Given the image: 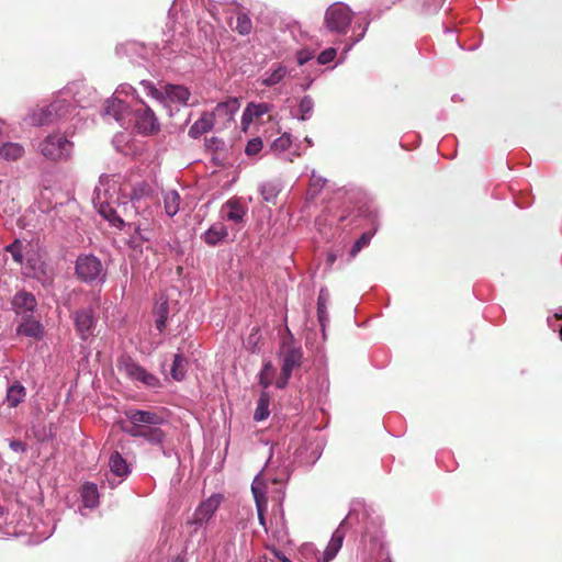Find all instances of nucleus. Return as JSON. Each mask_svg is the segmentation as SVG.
<instances>
[{"instance_id": "f257e3e1", "label": "nucleus", "mask_w": 562, "mask_h": 562, "mask_svg": "<svg viewBox=\"0 0 562 562\" xmlns=\"http://www.w3.org/2000/svg\"><path fill=\"white\" fill-rule=\"evenodd\" d=\"M116 183L109 181L100 182V186L94 190V204L99 207V213L102 217L108 220L112 225L122 227L124 225L123 218L117 214L115 204L119 205L117 200L113 199L116 193Z\"/></svg>"}, {"instance_id": "f03ea898", "label": "nucleus", "mask_w": 562, "mask_h": 562, "mask_svg": "<svg viewBox=\"0 0 562 562\" xmlns=\"http://www.w3.org/2000/svg\"><path fill=\"white\" fill-rule=\"evenodd\" d=\"M116 183L109 181L100 182V186L94 190V204L99 207V213L102 217L108 220L112 225L122 227L124 225L123 218L117 214L115 204L119 205L117 200L113 199L116 193Z\"/></svg>"}, {"instance_id": "7ed1b4c3", "label": "nucleus", "mask_w": 562, "mask_h": 562, "mask_svg": "<svg viewBox=\"0 0 562 562\" xmlns=\"http://www.w3.org/2000/svg\"><path fill=\"white\" fill-rule=\"evenodd\" d=\"M75 109V105L67 100H55L47 105L34 109L31 123L35 126L54 124L67 119Z\"/></svg>"}, {"instance_id": "20e7f679", "label": "nucleus", "mask_w": 562, "mask_h": 562, "mask_svg": "<svg viewBox=\"0 0 562 562\" xmlns=\"http://www.w3.org/2000/svg\"><path fill=\"white\" fill-rule=\"evenodd\" d=\"M238 109L236 99L218 103L215 111L212 113L204 112L201 117L189 128V136L198 138L204 133H207L214 126L215 117L224 116L226 121L233 120V114Z\"/></svg>"}, {"instance_id": "39448f33", "label": "nucleus", "mask_w": 562, "mask_h": 562, "mask_svg": "<svg viewBox=\"0 0 562 562\" xmlns=\"http://www.w3.org/2000/svg\"><path fill=\"white\" fill-rule=\"evenodd\" d=\"M281 359V373L276 382L278 389H284L292 375V371L300 368L303 359V351L300 346L290 340H283L279 352Z\"/></svg>"}, {"instance_id": "423d86ee", "label": "nucleus", "mask_w": 562, "mask_h": 562, "mask_svg": "<svg viewBox=\"0 0 562 562\" xmlns=\"http://www.w3.org/2000/svg\"><path fill=\"white\" fill-rule=\"evenodd\" d=\"M41 154L52 160H68L71 157L74 143L70 142L63 133L56 132L47 135L40 143Z\"/></svg>"}, {"instance_id": "0eeeda50", "label": "nucleus", "mask_w": 562, "mask_h": 562, "mask_svg": "<svg viewBox=\"0 0 562 562\" xmlns=\"http://www.w3.org/2000/svg\"><path fill=\"white\" fill-rule=\"evenodd\" d=\"M352 15L353 13L349 7L341 2H336L327 8L324 24L330 32L345 34L351 24Z\"/></svg>"}, {"instance_id": "6e6552de", "label": "nucleus", "mask_w": 562, "mask_h": 562, "mask_svg": "<svg viewBox=\"0 0 562 562\" xmlns=\"http://www.w3.org/2000/svg\"><path fill=\"white\" fill-rule=\"evenodd\" d=\"M75 270L77 278L87 283L102 280L105 276L102 262L93 255H80L76 260Z\"/></svg>"}, {"instance_id": "1a4fd4ad", "label": "nucleus", "mask_w": 562, "mask_h": 562, "mask_svg": "<svg viewBox=\"0 0 562 562\" xmlns=\"http://www.w3.org/2000/svg\"><path fill=\"white\" fill-rule=\"evenodd\" d=\"M117 366L119 370L133 381L142 382L148 387H157L160 384L156 375L149 373L131 358H122Z\"/></svg>"}, {"instance_id": "9d476101", "label": "nucleus", "mask_w": 562, "mask_h": 562, "mask_svg": "<svg viewBox=\"0 0 562 562\" xmlns=\"http://www.w3.org/2000/svg\"><path fill=\"white\" fill-rule=\"evenodd\" d=\"M75 329L81 340L87 341L94 335L97 318L91 307L80 308L72 314Z\"/></svg>"}, {"instance_id": "9b49d317", "label": "nucleus", "mask_w": 562, "mask_h": 562, "mask_svg": "<svg viewBox=\"0 0 562 562\" xmlns=\"http://www.w3.org/2000/svg\"><path fill=\"white\" fill-rule=\"evenodd\" d=\"M135 127L145 135L156 134L160 130L154 111L148 106L135 111Z\"/></svg>"}, {"instance_id": "f8f14e48", "label": "nucleus", "mask_w": 562, "mask_h": 562, "mask_svg": "<svg viewBox=\"0 0 562 562\" xmlns=\"http://www.w3.org/2000/svg\"><path fill=\"white\" fill-rule=\"evenodd\" d=\"M126 418L131 422V427L159 426L164 423L162 416L151 411H140L130 408L124 412Z\"/></svg>"}, {"instance_id": "ddd939ff", "label": "nucleus", "mask_w": 562, "mask_h": 562, "mask_svg": "<svg viewBox=\"0 0 562 562\" xmlns=\"http://www.w3.org/2000/svg\"><path fill=\"white\" fill-rule=\"evenodd\" d=\"M37 305L35 296L26 291H19L12 299V307L16 316H32Z\"/></svg>"}, {"instance_id": "4468645a", "label": "nucleus", "mask_w": 562, "mask_h": 562, "mask_svg": "<svg viewBox=\"0 0 562 562\" xmlns=\"http://www.w3.org/2000/svg\"><path fill=\"white\" fill-rule=\"evenodd\" d=\"M123 430L132 437H142L151 445L162 446L166 435L159 426L124 427Z\"/></svg>"}, {"instance_id": "2eb2a0df", "label": "nucleus", "mask_w": 562, "mask_h": 562, "mask_svg": "<svg viewBox=\"0 0 562 562\" xmlns=\"http://www.w3.org/2000/svg\"><path fill=\"white\" fill-rule=\"evenodd\" d=\"M16 334L41 340L44 337V327L34 315L24 316L21 317V322L16 327Z\"/></svg>"}, {"instance_id": "dca6fc26", "label": "nucleus", "mask_w": 562, "mask_h": 562, "mask_svg": "<svg viewBox=\"0 0 562 562\" xmlns=\"http://www.w3.org/2000/svg\"><path fill=\"white\" fill-rule=\"evenodd\" d=\"M221 504V497L213 495L202 502L193 514V524L202 525L212 518Z\"/></svg>"}, {"instance_id": "f3484780", "label": "nucleus", "mask_w": 562, "mask_h": 562, "mask_svg": "<svg viewBox=\"0 0 562 562\" xmlns=\"http://www.w3.org/2000/svg\"><path fill=\"white\" fill-rule=\"evenodd\" d=\"M270 529L273 538L282 540L288 536V525L285 519L284 509L281 503L272 512L270 519Z\"/></svg>"}, {"instance_id": "a211bd4d", "label": "nucleus", "mask_w": 562, "mask_h": 562, "mask_svg": "<svg viewBox=\"0 0 562 562\" xmlns=\"http://www.w3.org/2000/svg\"><path fill=\"white\" fill-rule=\"evenodd\" d=\"M127 111V104L119 98H111L105 101L104 115L111 116L117 122H121L124 119Z\"/></svg>"}, {"instance_id": "6ab92c4d", "label": "nucleus", "mask_w": 562, "mask_h": 562, "mask_svg": "<svg viewBox=\"0 0 562 562\" xmlns=\"http://www.w3.org/2000/svg\"><path fill=\"white\" fill-rule=\"evenodd\" d=\"M251 492L254 494L256 508H257V515L259 524L263 527L266 532H268L269 528L267 527V520H266V512H267V504L268 499L266 494L255 484L251 486Z\"/></svg>"}, {"instance_id": "aec40b11", "label": "nucleus", "mask_w": 562, "mask_h": 562, "mask_svg": "<svg viewBox=\"0 0 562 562\" xmlns=\"http://www.w3.org/2000/svg\"><path fill=\"white\" fill-rule=\"evenodd\" d=\"M24 154L25 149L19 143L7 142L0 146V157L8 162L20 160Z\"/></svg>"}, {"instance_id": "412c9836", "label": "nucleus", "mask_w": 562, "mask_h": 562, "mask_svg": "<svg viewBox=\"0 0 562 562\" xmlns=\"http://www.w3.org/2000/svg\"><path fill=\"white\" fill-rule=\"evenodd\" d=\"M269 111V105L266 103H249L244 110L241 116V125L244 130L252 122L254 119H259Z\"/></svg>"}, {"instance_id": "4be33fe9", "label": "nucleus", "mask_w": 562, "mask_h": 562, "mask_svg": "<svg viewBox=\"0 0 562 562\" xmlns=\"http://www.w3.org/2000/svg\"><path fill=\"white\" fill-rule=\"evenodd\" d=\"M344 538L345 533L342 530L337 529L334 531L325 551L323 552L322 562H329L336 557L342 546Z\"/></svg>"}, {"instance_id": "5701e85b", "label": "nucleus", "mask_w": 562, "mask_h": 562, "mask_svg": "<svg viewBox=\"0 0 562 562\" xmlns=\"http://www.w3.org/2000/svg\"><path fill=\"white\" fill-rule=\"evenodd\" d=\"M165 94L171 102L186 104L191 93L189 89L180 85H166Z\"/></svg>"}, {"instance_id": "b1692460", "label": "nucleus", "mask_w": 562, "mask_h": 562, "mask_svg": "<svg viewBox=\"0 0 562 562\" xmlns=\"http://www.w3.org/2000/svg\"><path fill=\"white\" fill-rule=\"evenodd\" d=\"M281 191L282 186L279 180L267 181L260 187V194L263 201L273 205L277 203V198Z\"/></svg>"}, {"instance_id": "393cba45", "label": "nucleus", "mask_w": 562, "mask_h": 562, "mask_svg": "<svg viewBox=\"0 0 562 562\" xmlns=\"http://www.w3.org/2000/svg\"><path fill=\"white\" fill-rule=\"evenodd\" d=\"M109 467L111 472L117 476H125L130 472V468L126 460L117 451H114L111 454L109 460Z\"/></svg>"}, {"instance_id": "a878e982", "label": "nucleus", "mask_w": 562, "mask_h": 562, "mask_svg": "<svg viewBox=\"0 0 562 562\" xmlns=\"http://www.w3.org/2000/svg\"><path fill=\"white\" fill-rule=\"evenodd\" d=\"M164 206L166 214L170 217L178 213L180 207V195L176 190L164 192Z\"/></svg>"}, {"instance_id": "bb28decb", "label": "nucleus", "mask_w": 562, "mask_h": 562, "mask_svg": "<svg viewBox=\"0 0 562 562\" xmlns=\"http://www.w3.org/2000/svg\"><path fill=\"white\" fill-rule=\"evenodd\" d=\"M25 387L20 382H14L7 391V401L10 407H16L25 397Z\"/></svg>"}, {"instance_id": "cd10ccee", "label": "nucleus", "mask_w": 562, "mask_h": 562, "mask_svg": "<svg viewBox=\"0 0 562 562\" xmlns=\"http://www.w3.org/2000/svg\"><path fill=\"white\" fill-rule=\"evenodd\" d=\"M270 395L267 392H262L258 398L257 407L254 413V419L256 422L265 420L269 417Z\"/></svg>"}, {"instance_id": "c85d7f7f", "label": "nucleus", "mask_w": 562, "mask_h": 562, "mask_svg": "<svg viewBox=\"0 0 562 562\" xmlns=\"http://www.w3.org/2000/svg\"><path fill=\"white\" fill-rule=\"evenodd\" d=\"M227 236L226 228L222 225L211 226L204 234V240L209 245H216L220 240Z\"/></svg>"}, {"instance_id": "c756f323", "label": "nucleus", "mask_w": 562, "mask_h": 562, "mask_svg": "<svg viewBox=\"0 0 562 562\" xmlns=\"http://www.w3.org/2000/svg\"><path fill=\"white\" fill-rule=\"evenodd\" d=\"M328 293L325 290H321L318 299H317V316L318 322L324 329L326 323L329 321L327 313V302H328Z\"/></svg>"}, {"instance_id": "7c9ffc66", "label": "nucleus", "mask_w": 562, "mask_h": 562, "mask_svg": "<svg viewBox=\"0 0 562 562\" xmlns=\"http://www.w3.org/2000/svg\"><path fill=\"white\" fill-rule=\"evenodd\" d=\"M187 360L181 353H176L173 357V363L171 367V376L176 381H182L187 372Z\"/></svg>"}, {"instance_id": "2f4dec72", "label": "nucleus", "mask_w": 562, "mask_h": 562, "mask_svg": "<svg viewBox=\"0 0 562 562\" xmlns=\"http://www.w3.org/2000/svg\"><path fill=\"white\" fill-rule=\"evenodd\" d=\"M98 487L93 483H86L82 486V499L85 503V506L87 507H93L98 503Z\"/></svg>"}, {"instance_id": "473e14b6", "label": "nucleus", "mask_w": 562, "mask_h": 562, "mask_svg": "<svg viewBox=\"0 0 562 562\" xmlns=\"http://www.w3.org/2000/svg\"><path fill=\"white\" fill-rule=\"evenodd\" d=\"M225 207L228 210L226 213V218L233 221L235 223H239L243 221L245 215V211L239 205L237 201L229 200L226 202Z\"/></svg>"}, {"instance_id": "72a5a7b5", "label": "nucleus", "mask_w": 562, "mask_h": 562, "mask_svg": "<svg viewBox=\"0 0 562 562\" xmlns=\"http://www.w3.org/2000/svg\"><path fill=\"white\" fill-rule=\"evenodd\" d=\"M239 35H248L252 30V22L248 14L239 12L236 18V26L234 29Z\"/></svg>"}, {"instance_id": "f704fd0d", "label": "nucleus", "mask_w": 562, "mask_h": 562, "mask_svg": "<svg viewBox=\"0 0 562 562\" xmlns=\"http://www.w3.org/2000/svg\"><path fill=\"white\" fill-rule=\"evenodd\" d=\"M286 75V69L283 66H278L273 71L267 74L262 79V85L267 87L279 83Z\"/></svg>"}, {"instance_id": "c9c22d12", "label": "nucleus", "mask_w": 562, "mask_h": 562, "mask_svg": "<svg viewBox=\"0 0 562 562\" xmlns=\"http://www.w3.org/2000/svg\"><path fill=\"white\" fill-rule=\"evenodd\" d=\"M168 312H169V307H168V303L165 301L162 302L157 308H156V315H157V318H156V328L159 330V331H162L166 327V322H167V318H168Z\"/></svg>"}, {"instance_id": "e433bc0d", "label": "nucleus", "mask_w": 562, "mask_h": 562, "mask_svg": "<svg viewBox=\"0 0 562 562\" xmlns=\"http://www.w3.org/2000/svg\"><path fill=\"white\" fill-rule=\"evenodd\" d=\"M292 144L290 134L284 133L280 137L276 138L271 144V150L281 153L286 150Z\"/></svg>"}, {"instance_id": "4c0bfd02", "label": "nucleus", "mask_w": 562, "mask_h": 562, "mask_svg": "<svg viewBox=\"0 0 562 562\" xmlns=\"http://www.w3.org/2000/svg\"><path fill=\"white\" fill-rule=\"evenodd\" d=\"M372 238V233L366 232L363 233L353 244V246L350 249V256L356 257L358 252L361 251L362 248L369 245L370 240Z\"/></svg>"}, {"instance_id": "58836bf2", "label": "nucleus", "mask_w": 562, "mask_h": 562, "mask_svg": "<svg viewBox=\"0 0 562 562\" xmlns=\"http://www.w3.org/2000/svg\"><path fill=\"white\" fill-rule=\"evenodd\" d=\"M274 369L270 361L263 364V368L260 372L259 383L263 389H267L271 384V379L273 375Z\"/></svg>"}, {"instance_id": "ea45409f", "label": "nucleus", "mask_w": 562, "mask_h": 562, "mask_svg": "<svg viewBox=\"0 0 562 562\" xmlns=\"http://www.w3.org/2000/svg\"><path fill=\"white\" fill-rule=\"evenodd\" d=\"M21 243L20 240H14L12 244L5 247V250L12 255V258L15 262L22 263L23 262V255L21 252Z\"/></svg>"}, {"instance_id": "a19ab883", "label": "nucleus", "mask_w": 562, "mask_h": 562, "mask_svg": "<svg viewBox=\"0 0 562 562\" xmlns=\"http://www.w3.org/2000/svg\"><path fill=\"white\" fill-rule=\"evenodd\" d=\"M262 149V140L259 137L248 140L245 153L248 156H255Z\"/></svg>"}, {"instance_id": "79ce46f5", "label": "nucleus", "mask_w": 562, "mask_h": 562, "mask_svg": "<svg viewBox=\"0 0 562 562\" xmlns=\"http://www.w3.org/2000/svg\"><path fill=\"white\" fill-rule=\"evenodd\" d=\"M337 55V50L333 47L330 48H327L325 50H323L318 57H317V61L321 64V65H326L330 61L334 60V58L336 57Z\"/></svg>"}, {"instance_id": "37998d69", "label": "nucleus", "mask_w": 562, "mask_h": 562, "mask_svg": "<svg viewBox=\"0 0 562 562\" xmlns=\"http://www.w3.org/2000/svg\"><path fill=\"white\" fill-rule=\"evenodd\" d=\"M142 85L145 87V89L147 90L148 95H150L151 98H154V99H156L158 101H162L165 99L164 92L158 90L151 82L142 81Z\"/></svg>"}, {"instance_id": "c03bdc74", "label": "nucleus", "mask_w": 562, "mask_h": 562, "mask_svg": "<svg viewBox=\"0 0 562 562\" xmlns=\"http://www.w3.org/2000/svg\"><path fill=\"white\" fill-rule=\"evenodd\" d=\"M313 101L310 97H304L300 102V112L302 114V119H306V114L312 110Z\"/></svg>"}, {"instance_id": "a18cd8bd", "label": "nucleus", "mask_w": 562, "mask_h": 562, "mask_svg": "<svg viewBox=\"0 0 562 562\" xmlns=\"http://www.w3.org/2000/svg\"><path fill=\"white\" fill-rule=\"evenodd\" d=\"M9 446L13 451H16V452L26 451V445L24 442H22L21 440H11Z\"/></svg>"}, {"instance_id": "49530a36", "label": "nucleus", "mask_w": 562, "mask_h": 562, "mask_svg": "<svg viewBox=\"0 0 562 562\" xmlns=\"http://www.w3.org/2000/svg\"><path fill=\"white\" fill-rule=\"evenodd\" d=\"M276 557H278L282 562H292L290 559H288L285 555L281 554L279 551L273 550Z\"/></svg>"}, {"instance_id": "de8ad7c7", "label": "nucleus", "mask_w": 562, "mask_h": 562, "mask_svg": "<svg viewBox=\"0 0 562 562\" xmlns=\"http://www.w3.org/2000/svg\"><path fill=\"white\" fill-rule=\"evenodd\" d=\"M172 562H186L182 555H177Z\"/></svg>"}, {"instance_id": "09e8293b", "label": "nucleus", "mask_w": 562, "mask_h": 562, "mask_svg": "<svg viewBox=\"0 0 562 562\" xmlns=\"http://www.w3.org/2000/svg\"><path fill=\"white\" fill-rule=\"evenodd\" d=\"M305 61H306V58H305V57H300V58H299V64H300V65H303Z\"/></svg>"}, {"instance_id": "8fccbe9b", "label": "nucleus", "mask_w": 562, "mask_h": 562, "mask_svg": "<svg viewBox=\"0 0 562 562\" xmlns=\"http://www.w3.org/2000/svg\"><path fill=\"white\" fill-rule=\"evenodd\" d=\"M555 317H557L558 319H562V315H560V314H555Z\"/></svg>"}, {"instance_id": "3c124183", "label": "nucleus", "mask_w": 562, "mask_h": 562, "mask_svg": "<svg viewBox=\"0 0 562 562\" xmlns=\"http://www.w3.org/2000/svg\"><path fill=\"white\" fill-rule=\"evenodd\" d=\"M560 336H561V339H562V326H561V329H560Z\"/></svg>"}]
</instances>
